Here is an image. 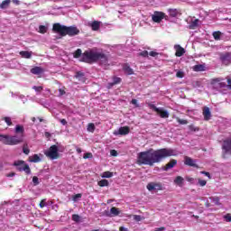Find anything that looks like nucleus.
Here are the masks:
<instances>
[{
	"instance_id": "obj_27",
	"label": "nucleus",
	"mask_w": 231,
	"mask_h": 231,
	"mask_svg": "<svg viewBox=\"0 0 231 231\" xmlns=\"http://www.w3.org/2000/svg\"><path fill=\"white\" fill-rule=\"evenodd\" d=\"M98 187H109V181L106 179L101 180L97 182Z\"/></svg>"
},
{
	"instance_id": "obj_7",
	"label": "nucleus",
	"mask_w": 231,
	"mask_h": 231,
	"mask_svg": "<svg viewBox=\"0 0 231 231\" xmlns=\"http://www.w3.org/2000/svg\"><path fill=\"white\" fill-rule=\"evenodd\" d=\"M45 155L51 160H57L59 158V147L57 145L51 146Z\"/></svg>"
},
{
	"instance_id": "obj_36",
	"label": "nucleus",
	"mask_w": 231,
	"mask_h": 231,
	"mask_svg": "<svg viewBox=\"0 0 231 231\" xmlns=\"http://www.w3.org/2000/svg\"><path fill=\"white\" fill-rule=\"evenodd\" d=\"M88 131L89 133H95V124H93V123L88 124Z\"/></svg>"
},
{
	"instance_id": "obj_13",
	"label": "nucleus",
	"mask_w": 231,
	"mask_h": 231,
	"mask_svg": "<svg viewBox=\"0 0 231 231\" xmlns=\"http://www.w3.org/2000/svg\"><path fill=\"white\" fill-rule=\"evenodd\" d=\"M130 131L129 126H122L119 128L118 132H115L114 134H116V136L118 134L121 136H125L126 134H129Z\"/></svg>"
},
{
	"instance_id": "obj_53",
	"label": "nucleus",
	"mask_w": 231,
	"mask_h": 231,
	"mask_svg": "<svg viewBox=\"0 0 231 231\" xmlns=\"http://www.w3.org/2000/svg\"><path fill=\"white\" fill-rule=\"evenodd\" d=\"M149 55L150 57H158L159 53L154 51H150Z\"/></svg>"
},
{
	"instance_id": "obj_55",
	"label": "nucleus",
	"mask_w": 231,
	"mask_h": 231,
	"mask_svg": "<svg viewBox=\"0 0 231 231\" xmlns=\"http://www.w3.org/2000/svg\"><path fill=\"white\" fill-rule=\"evenodd\" d=\"M134 219L135 221H142V216H140V215H135V216H134Z\"/></svg>"
},
{
	"instance_id": "obj_22",
	"label": "nucleus",
	"mask_w": 231,
	"mask_h": 231,
	"mask_svg": "<svg viewBox=\"0 0 231 231\" xmlns=\"http://www.w3.org/2000/svg\"><path fill=\"white\" fill-rule=\"evenodd\" d=\"M199 23V19H195L194 21H192L189 25V30H196V28H198Z\"/></svg>"
},
{
	"instance_id": "obj_9",
	"label": "nucleus",
	"mask_w": 231,
	"mask_h": 231,
	"mask_svg": "<svg viewBox=\"0 0 231 231\" xmlns=\"http://www.w3.org/2000/svg\"><path fill=\"white\" fill-rule=\"evenodd\" d=\"M165 13L155 11L152 15V21H153V23H160L161 21H163V19H165Z\"/></svg>"
},
{
	"instance_id": "obj_3",
	"label": "nucleus",
	"mask_w": 231,
	"mask_h": 231,
	"mask_svg": "<svg viewBox=\"0 0 231 231\" xmlns=\"http://www.w3.org/2000/svg\"><path fill=\"white\" fill-rule=\"evenodd\" d=\"M52 31L56 33H59L61 37H75V35H79L80 33V30L77 28V26H66L60 25V23H54L52 26Z\"/></svg>"
},
{
	"instance_id": "obj_24",
	"label": "nucleus",
	"mask_w": 231,
	"mask_h": 231,
	"mask_svg": "<svg viewBox=\"0 0 231 231\" xmlns=\"http://www.w3.org/2000/svg\"><path fill=\"white\" fill-rule=\"evenodd\" d=\"M180 11L178 9H169L170 17H178L180 15Z\"/></svg>"
},
{
	"instance_id": "obj_1",
	"label": "nucleus",
	"mask_w": 231,
	"mask_h": 231,
	"mask_svg": "<svg viewBox=\"0 0 231 231\" xmlns=\"http://www.w3.org/2000/svg\"><path fill=\"white\" fill-rule=\"evenodd\" d=\"M176 156V152L169 148H162L159 150L150 149L146 152H141L137 155V165H149L152 167L154 163H160L165 158Z\"/></svg>"
},
{
	"instance_id": "obj_14",
	"label": "nucleus",
	"mask_w": 231,
	"mask_h": 231,
	"mask_svg": "<svg viewBox=\"0 0 231 231\" xmlns=\"http://www.w3.org/2000/svg\"><path fill=\"white\" fill-rule=\"evenodd\" d=\"M202 115H203L204 120L206 122H208V120H210V118H212V113L210 112V108H208V106L203 107Z\"/></svg>"
},
{
	"instance_id": "obj_39",
	"label": "nucleus",
	"mask_w": 231,
	"mask_h": 231,
	"mask_svg": "<svg viewBox=\"0 0 231 231\" xmlns=\"http://www.w3.org/2000/svg\"><path fill=\"white\" fill-rule=\"evenodd\" d=\"M120 82H122V79L119 77H114L113 78V84H120Z\"/></svg>"
},
{
	"instance_id": "obj_34",
	"label": "nucleus",
	"mask_w": 231,
	"mask_h": 231,
	"mask_svg": "<svg viewBox=\"0 0 231 231\" xmlns=\"http://www.w3.org/2000/svg\"><path fill=\"white\" fill-rule=\"evenodd\" d=\"M46 32H48V27L45 25L39 26V33H46Z\"/></svg>"
},
{
	"instance_id": "obj_37",
	"label": "nucleus",
	"mask_w": 231,
	"mask_h": 231,
	"mask_svg": "<svg viewBox=\"0 0 231 231\" xmlns=\"http://www.w3.org/2000/svg\"><path fill=\"white\" fill-rule=\"evenodd\" d=\"M110 212L114 216H118V214H120V211L115 207L111 208Z\"/></svg>"
},
{
	"instance_id": "obj_63",
	"label": "nucleus",
	"mask_w": 231,
	"mask_h": 231,
	"mask_svg": "<svg viewBox=\"0 0 231 231\" xmlns=\"http://www.w3.org/2000/svg\"><path fill=\"white\" fill-rule=\"evenodd\" d=\"M59 92H60V97H62L63 95H66V91L62 88H60Z\"/></svg>"
},
{
	"instance_id": "obj_11",
	"label": "nucleus",
	"mask_w": 231,
	"mask_h": 231,
	"mask_svg": "<svg viewBox=\"0 0 231 231\" xmlns=\"http://www.w3.org/2000/svg\"><path fill=\"white\" fill-rule=\"evenodd\" d=\"M223 79L222 78H215L210 80L211 86H216V84L218 83V88H227L226 83L222 82Z\"/></svg>"
},
{
	"instance_id": "obj_42",
	"label": "nucleus",
	"mask_w": 231,
	"mask_h": 231,
	"mask_svg": "<svg viewBox=\"0 0 231 231\" xmlns=\"http://www.w3.org/2000/svg\"><path fill=\"white\" fill-rule=\"evenodd\" d=\"M224 219L225 221H226L227 223H231V214L227 213L224 216Z\"/></svg>"
},
{
	"instance_id": "obj_32",
	"label": "nucleus",
	"mask_w": 231,
	"mask_h": 231,
	"mask_svg": "<svg viewBox=\"0 0 231 231\" xmlns=\"http://www.w3.org/2000/svg\"><path fill=\"white\" fill-rule=\"evenodd\" d=\"M23 154H30V148H28V143L23 144Z\"/></svg>"
},
{
	"instance_id": "obj_44",
	"label": "nucleus",
	"mask_w": 231,
	"mask_h": 231,
	"mask_svg": "<svg viewBox=\"0 0 231 231\" xmlns=\"http://www.w3.org/2000/svg\"><path fill=\"white\" fill-rule=\"evenodd\" d=\"M80 198H82V195L80 193H78L72 197V200L77 202L78 199H80Z\"/></svg>"
},
{
	"instance_id": "obj_16",
	"label": "nucleus",
	"mask_w": 231,
	"mask_h": 231,
	"mask_svg": "<svg viewBox=\"0 0 231 231\" xmlns=\"http://www.w3.org/2000/svg\"><path fill=\"white\" fill-rule=\"evenodd\" d=\"M123 71L125 73V75H134V70H133L129 63H125L123 65Z\"/></svg>"
},
{
	"instance_id": "obj_28",
	"label": "nucleus",
	"mask_w": 231,
	"mask_h": 231,
	"mask_svg": "<svg viewBox=\"0 0 231 231\" xmlns=\"http://www.w3.org/2000/svg\"><path fill=\"white\" fill-rule=\"evenodd\" d=\"M10 3H11L10 0H4V1L2 2V4L0 5V8H2L3 10H4L5 8H8V6L10 5Z\"/></svg>"
},
{
	"instance_id": "obj_60",
	"label": "nucleus",
	"mask_w": 231,
	"mask_h": 231,
	"mask_svg": "<svg viewBox=\"0 0 231 231\" xmlns=\"http://www.w3.org/2000/svg\"><path fill=\"white\" fill-rule=\"evenodd\" d=\"M60 122L62 125H68V121H66V119H60Z\"/></svg>"
},
{
	"instance_id": "obj_21",
	"label": "nucleus",
	"mask_w": 231,
	"mask_h": 231,
	"mask_svg": "<svg viewBox=\"0 0 231 231\" xmlns=\"http://www.w3.org/2000/svg\"><path fill=\"white\" fill-rule=\"evenodd\" d=\"M29 162H31V163H39V162H41V157L38 154H34L29 157Z\"/></svg>"
},
{
	"instance_id": "obj_5",
	"label": "nucleus",
	"mask_w": 231,
	"mask_h": 231,
	"mask_svg": "<svg viewBox=\"0 0 231 231\" xmlns=\"http://www.w3.org/2000/svg\"><path fill=\"white\" fill-rule=\"evenodd\" d=\"M148 107L150 109H152V111H155V113H157V115H159L161 118H169V112L167 110L163 108H158L152 103H148Z\"/></svg>"
},
{
	"instance_id": "obj_40",
	"label": "nucleus",
	"mask_w": 231,
	"mask_h": 231,
	"mask_svg": "<svg viewBox=\"0 0 231 231\" xmlns=\"http://www.w3.org/2000/svg\"><path fill=\"white\" fill-rule=\"evenodd\" d=\"M146 189H148V190H150V191L154 190V182L148 183L146 186Z\"/></svg>"
},
{
	"instance_id": "obj_6",
	"label": "nucleus",
	"mask_w": 231,
	"mask_h": 231,
	"mask_svg": "<svg viewBox=\"0 0 231 231\" xmlns=\"http://www.w3.org/2000/svg\"><path fill=\"white\" fill-rule=\"evenodd\" d=\"M23 138L17 135H7V142H5L6 145H19V143H23Z\"/></svg>"
},
{
	"instance_id": "obj_29",
	"label": "nucleus",
	"mask_w": 231,
	"mask_h": 231,
	"mask_svg": "<svg viewBox=\"0 0 231 231\" xmlns=\"http://www.w3.org/2000/svg\"><path fill=\"white\" fill-rule=\"evenodd\" d=\"M0 142H2L5 145L8 142V135L6 134H0Z\"/></svg>"
},
{
	"instance_id": "obj_19",
	"label": "nucleus",
	"mask_w": 231,
	"mask_h": 231,
	"mask_svg": "<svg viewBox=\"0 0 231 231\" xmlns=\"http://www.w3.org/2000/svg\"><path fill=\"white\" fill-rule=\"evenodd\" d=\"M174 49L176 50L175 55L177 57H183L185 55V49L180 45H175Z\"/></svg>"
},
{
	"instance_id": "obj_46",
	"label": "nucleus",
	"mask_w": 231,
	"mask_h": 231,
	"mask_svg": "<svg viewBox=\"0 0 231 231\" xmlns=\"http://www.w3.org/2000/svg\"><path fill=\"white\" fill-rule=\"evenodd\" d=\"M83 158L84 160H88L89 158H93V153L91 152H86L84 155H83Z\"/></svg>"
},
{
	"instance_id": "obj_10",
	"label": "nucleus",
	"mask_w": 231,
	"mask_h": 231,
	"mask_svg": "<svg viewBox=\"0 0 231 231\" xmlns=\"http://www.w3.org/2000/svg\"><path fill=\"white\" fill-rule=\"evenodd\" d=\"M225 154H231V139L225 140L222 145Z\"/></svg>"
},
{
	"instance_id": "obj_8",
	"label": "nucleus",
	"mask_w": 231,
	"mask_h": 231,
	"mask_svg": "<svg viewBox=\"0 0 231 231\" xmlns=\"http://www.w3.org/2000/svg\"><path fill=\"white\" fill-rule=\"evenodd\" d=\"M219 60L224 66H230L231 64V52H221L219 53Z\"/></svg>"
},
{
	"instance_id": "obj_62",
	"label": "nucleus",
	"mask_w": 231,
	"mask_h": 231,
	"mask_svg": "<svg viewBox=\"0 0 231 231\" xmlns=\"http://www.w3.org/2000/svg\"><path fill=\"white\" fill-rule=\"evenodd\" d=\"M186 180H187L189 183H194V178H192V177H186Z\"/></svg>"
},
{
	"instance_id": "obj_54",
	"label": "nucleus",
	"mask_w": 231,
	"mask_h": 231,
	"mask_svg": "<svg viewBox=\"0 0 231 231\" xmlns=\"http://www.w3.org/2000/svg\"><path fill=\"white\" fill-rule=\"evenodd\" d=\"M131 104L135 106V107H140V105H138V100L136 99H132Z\"/></svg>"
},
{
	"instance_id": "obj_38",
	"label": "nucleus",
	"mask_w": 231,
	"mask_h": 231,
	"mask_svg": "<svg viewBox=\"0 0 231 231\" xmlns=\"http://www.w3.org/2000/svg\"><path fill=\"white\" fill-rule=\"evenodd\" d=\"M102 178H113V172L105 171V172H103Z\"/></svg>"
},
{
	"instance_id": "obj_15",
	"label": "nucleus",
	"mask_w": 231,
	"mask_h": 231,
	"mask_svg": "<svg viewBox=\"0 0 231 231\" xmlns=\"http://www.w3.org/2000/svg\"><path fill=\"white\" fill-rule=\"evenodd\" d=\"M177 164L178 161L176 159H171L162 169L163 171H170V169H173Z\"/></svg>"
},
{
	"instance_id": "obj_25",
	"label": "nucleus",
	"mask_w": 231,
	"mask_h": 231,
	"mask_svg": "<svg viewBox=\"0 0 231 231\" xmlns=\"http://www.w3.org/2000/svg\"><path fill=\"white\" fill-rule=\"evenodd\" d=\"M184 179L181 176H177L174 180L175 185H179V187H181L183 185Z\"/></svg>"
},
{
	"instance_id": "obj_30",
	"label": "nucleus",
	"mask_w": 231,
	"mask_h": 231,
	"mask_svg": "<svg viewBox=\"0 0 231 231\" xmlns=\"http://www.w3.org/2000/svg\"><path fill=\"white\" fill-rule=\"evenodd\" d=\"M154 190H163V186L160 182H153Z\"/></svg>"
},
{
	"instance_id": "obj_64",
	"label": "nucleus",
	"mask_w": 231,
	"mask_h": 231,
	"mask_svg": "<svg viewBox=\"0 0 231 231\" xmlns=\"http://www.w3.org/2000/svg\"><path fill=\"white\" fill-rule=\"evenodd\" d=\"M205 207H207V208H208L210 207V203L208 202V200H207L205 202Z\"/></svg>"
},
{
	"instance_id": "obj_20",
	"label": "nucleus",
	"mask_w": 231,
	"mask_h": 231,
	"mask_svg": "<svg viewBox=\"0 0 231 231\" xmlns=\"http://www.w3.org/2000/svg\"><path fill=\"white\" fill-rule=\"evenodd\" d=\"M31 73H32V75H42V73H44V69L41 67H33L31 69Z\"/></svg>"
},
{
	"instance_id": "obj_58",
	"label": "nucleus",
	"mask_w": 231,
	"mask_h": 231,
	"mask_svg": "<svg viewBox=\"0 0 231 231\" xmlns=\"http://www.w3.org/2000/svg\"><path fill=\"white\" fill-rule=\"evenodd\" d=\"M227 89H231V79L227 78Z\"/></svg>"
},
{
	"instance_id": "obj_31",
	"label": "nucleus",
	"mask_w": 231,
	"mask_h": 231,
	"mask_svg": "<svg viewBox=\"0 0 231 231\" xmlns=\"http://www.w3.org/2000/svg\"><path fill=\"white\" fill-rule=\"evenodd\" d=\"M213 37L215 41H219L221 39V32L217 31L213 32Z\"/></svg>"
},
{
	"instance_id": "obj_52",
	"label": "nucleus",
	"mask_w": 231,
	"mask_h": 231,
	"mask_svg": "<svg viewBox=\"0 0 231 231\" xmlns=\"http://www.w3.org/2000/svg\"><path fill=\"white\" fill-rule=\"evenodd\" d=\"M210 199H212L213 202H214L216 205H219V198L214 197V198H210Z\"/></svg>"
},
{
	"instance_id": "obj_41",
	"label": "nucleus",
	"mask_w": 231,
	"mask_h": 231,
	"mask_svg": "<svg viewBox=\"0 0 231 231\" xmlns=\"http://www.w3.org/2000/svg\"><path fill=\"white\" fill-rule=\"evenodd\" d=\"M138 55H139V57L147 58V57H149V51H142V52H139Z\"/></svg>"
},
{
	"instance_id": "obj_57",
	"label": "nucleus",
	"mask_w": 231,
	"mask_h": 231,
	"mask_svg": "<svg viewBox=\"0 0 231 231\" xmlns=\"http://www.w3.org/2000/svg\"><path fill=\"white\" fill-rule=\"evenodd\" d=\"M200 174H204V176H207L210 180V172L208 171H200Z\"/></svg>"
},
{
	"instance_id": "obj_12",
	"label": "nucleus",
	"mask_w": 231,
	"mask_h": 231,
	"mask_svg": "<svg viewBox=\"0 0 231 231\" xmlns=\"http://www.w3.org/2000/svg\"><path fill=\"white\" fill-rule=\"evenodd\" d=\"M184 163L185 165H188L189 167H195V169H199V166H198V164H196V161H194V159L186 156L184 158Z\"/></svg>"
},
{
	"instance_id": "obj_45",
	"label": "nucleus",
	"mask_w": 231,
	"mask_h": 231,
	"mask_svg": "<svg viewBox=\"0 0 231 231\" xmlns=\"http://www.w3.org/2000/svg\"><path fill=\"white\" fill-rule=\"evenodd\" d=\"M32 89H34V91H37V93H41V91H42L43 88L42 86H33Z\"/></svg>"
},
{
	"instance_id": "obj_50",
	"label": "nucleus",
	"mask_w": 231,
	"mask_h": 231,
	"mask_svg": "<svg viewBox=\"0 0 231 231\" xmlns=\"http://www.w3.org/2000/svg\"><path fill=\"white\" fill-rule=\"evenodd\" d=\"M199 185L200 187H205V185H207V180L199 179Z\"/></svg>"
},
{
	"instance_id": "obj_47",
	"label": "nucleus",
	"mask_w": 231,
	"mask_h": 231,
	"mask_svg": "<svg viewBox=\"0 0 231 231\" xmlns=\"http://www.w3.org/2000/svg\"><path fill=\"white\" fill-rule=\"evenodd\" d=\"M176 77H177V79H183V77H185V74L183 73V71H178L177 73H176Z\"/></svg>"
},
{
	"instance_id": "obj_56",
	"label": "nucleus",
	"mask_w": 231,
	"mask_h": 231,
	"mask_svg": "<svg viewBox=\"0 0 231 231\" xmlns=\"http://www.w3.org/2000/svg\"><path fill=\"white\" fill-rule=\"evenodd\" d=\"M110 154L111 156H118V152H116V150H111Z\"/></svg>"
},
{
	"instance_id": "obj_61",
	"label": "nucleus",
	"mask_w": 231,
	"mask_h": 231,
	"mask_svg": "<svg viewBox=\"0 0 231 231\" xmlns=\"http://www.w3.org/2000/svg\"><path fill=\"white\" fill-rule=\"evenodd\" d=\"M5 176L6 178H14V176H15V172L7 173Z\"/></svg>"
},
{
	"instance_id": "obj_17",
	"label": "nucleus",
	"mask_w": 231,
	"mask_h": 231,
	"mask_svg": "<svg viewBox=\"0 0 231 231\" xmlns=\"http://www.w3.org/2000/svg\"><path fill=\"white\" fill-rule=\"evenodd\" d=\"M15 134H20L19 136L24 138V126L17 125L14 129Z\"/></svg>"
},
{
	"instance_id": "obj_43",
	"label": "nucleus",
	"mask_w": 231,
	"mask_h": 231,
	"mask_svg": "<svg viewBox=\"0 0 231 231\" xmlns=\"http://www.w3.org/2000/svg\"><path fill=\"white\" fill-rule=\"evenodd\" d=\"M72 221L79 223V221H80V216H79L77 214L72 215Z\"/></svg>"
},
{
	"instance_id": "obj_4",
	"label": "nucleus",
	"mask_w": 231,
	"mask_h": 231,
	"mask_svg": "<svg viewBox=\"0 0 231 231\" xmlns=\"http://www.w3.org/2000/svg\"><path fill=\"white\" fill-rule=\"evenodd\" d=\"M13 166L16 168V171L19 172H25V174H32V169H30V165L26 163V162L23 160L14 161Z\"/></svg>"
},
{
	"instance_id": "obj_49",
	"label": "nucleus",
	"mask_w": 231,
	"mask_h": 231,
	"mask_svg": "<svg viewBox=\"0 0 231 231\" xmlns=\"http://www.w3.org/2000/svg\"><path fill=\"white\" fill-rule=\"evenodd\" d=\"M189 129L190 131H193V132L199 131V128L194 126V125H189Z\"/></svg>"
},
{
	"instance_id": "obj_26",
	"label": "nucleus",
	"mask_w": 231,
	"mask_h": 231,
	"mask_svg": "<svg viewBox=\"0 0 231 231\" xmlns=\"http://www.w3.org/2000/svg\"><path fill=\"white\" fill-rule=\"evenodd\" d=\"M20 55L23 57V59H32V52L27 51H20Z\"/></svg>"
},
{
	"instance_id": "obj_59",
	"label": "nucleus",
	"mask_w": 231,
	"mask_h": 231,
	"mask_svg": "<svg viewBox=\"0 0 231 231\" xmlns=\"http://www.w3.org/2000/svg\"><path fill=\"white\" fill-rule=\"evenodd\" d=\"M80 77H84V73H82V72H80V71L77 72V73H76V79H79V78H80Z\"/></svg>"
},
{
	"instance_id": "obj_35",
	"label": "nucleus",
	"mask_w": 231,
	"mask_h": 231,
	"mask_svg": "<svg viewBox=\"0 0 231 231\" xmlns=\"http://www.w3.org/2000/svg\"><path fill=\"white\" fill-rule=\"evenodd\" d=\"M2 120H4L5 122V124L9 126L13 125L12 118H10L8 116L3 117Z\"/></svg>"
},
{
	"instance_id": "obj_23",
	"label": "nucleus",
	"mask_w": 231,
	"mask_h": 231,
	"mask_svg": "<svg viewBox=\"0 0 231 231\" xmlns=\"http://www.w3.org/2000/svg\"><path fill=\"white\" fill-rule=\"evenodd\" d=\"M206 67L205 64H199L193 66V71H205Z\"/></svg>"
},
{
	"instance_id": "obj_2",
	"label": "nucleus",
	"mask_w": 231,
	"mask_h": 231,
	"mask_svg": "<svg viewBox=\"0 0 231 231\" xmlns=\"http://www.w3.org/2000/svg\"><path fill=\"white\" fill-rule=\"evenodd\" d=\"M74 59H80V62H86L87 64H95V62H98L100 60L101 64H107L109 58H107V54L102 51H97L93 49L88 51H85L82 53V50L78 49L73 55Z\"/></svg>"
},
{
	"instance_id": "obj_33",
	"label": "nucleus",
	"mask_w": 231,
	"mask_h": 231,
	"mask_svg": "<svg viewBox=\"0 0 231 231\" xmlns=\"http://www.w3.org/2000/svg\"><path fill=\"white\" fill-rule=\"evenodd\" d=\"M176 120L180 125H187V124H189V121L185 119H180V117H176Z\"/></svg>"
},
{
	"instance_id": "obj_51",
	"label": "nucleus",
	"mask_w": 231,
	"mask_h": 231,
	"mask_svg": "<svg viewBox=\"0 0 231 231\" xmlns=\"http://www.w3.org/2000/svg\"><path fill=\"white\" fill-rule=\"evenodd\" d=\"M46 207V199H42L40 202V208H44Z\"/></svg>"
},
{
	"instance_id": "obj_48",
	"label": "nucleus",
	"mask_w": 231,
	"mask_h": 231,
	"mask_svg": "<svg viewBox=\"0 0 231 231\" xmlns=\"http://www.w3.org/2000/svg\"><path fill=\"white\" fill-rule=\"evenodd\" d=\"M32 183L34 186L39 185V178L37 176L32 177Z\"/></svg>"
},
{
	"instance_id": "obj_18",
	"label": "nucleus",
	"mask_w": 231,
	"mask_h": 231,
	"mask_svg": "<svg viewBox=\"0 0 231 231\" xmlns=\"http://www.w3.org/2000/svg\"><path fill=\"white\" fill-rule=\"evenodd\" d=\"M100 24H102V22L93 21L88 26H90L93 32H98L100 30Z\"/></svg>"
}]
</instances>
